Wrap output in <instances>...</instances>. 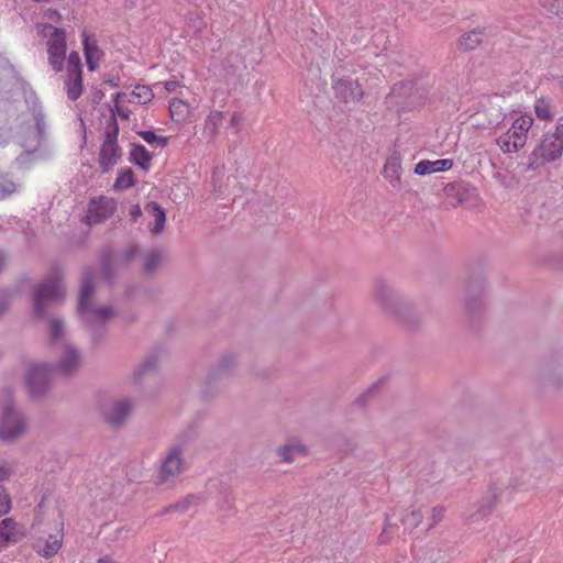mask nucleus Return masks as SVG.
<instances>
[{"mask_svg":"<svg viewBox=\"0 0 563 563\" xmlns=\"http://www.w3.org/2000/svg\"><path fill=\"white\" fill-rule=\"evenodd\" d=\"M53 373V366L46 363H36L30 366L25 384L32 397L40 398L48 391Z\"/></svg>","mask_w":563,"mask_h":563,"instance_id":"obj_7","label":"nucleus"},{"mask_svg":"<svg viewBox=\"0 0 563 563\" xmlns=\"http://www.w3.org/2000/svg\"><path fill=\"white\" fill-rule=\"evenodd\" d=\"M533 124L530 114H519L505 118L500 130H504L496 139V144L505 154H515L523 148L528 141V133Z\"/></svg>","mask_w":563,"mask_h":563,"instance_id":"obj_4","label":"nucleus"},{"mask_svg":"<svg viewBox=\"0 0 563 563\" xmlns=\"http://www.w3.org/2000/svg\"><path fill=\"white\" fill-rule=\"evenodd\" d=\"M222 113L220 111H212L205 121L203 134L208 140L213 139L220 126L222 125Z\"/></svg>","mask_w":563,"mask_h":563,"instance_id":"obj_25","label":"nucleus"},{"mask_svg":"<svg viewBox=\"0 0 563 563\" xmlns=\"http://www.w3.org/2000/svg\"><path fill=\"white\" fill-rule=\"evenodd\" d=\"M43 505L40 504L36 509V519L32 526L36 539L34 542L35 551L44 558L54 556L60 549L63 542V522L59 514L54 515L53 532L48 530L47 525L41 517Z\"/></svg>","mask_w":563,"mask_h":563,"instance_id":"obj_5","label":"nucleus"},{"mask_svg":"<svg viewBox=\"0 0 563 563\" xmlns=\"http://www.w3.org/2000/svg\"><path fill=\"white\" fill-rule=\"evenodd\" d=\"M65 288L59 279L46 280L38 285L33 295V312L38 319L47 320V333L51 343L60 345L66 335L65 322L57 316H47V307L63 298Z\"/></svg>","mask_w":563,"mask_h":563,"instance_id":"obj_1","label":"nucleus"},{"mask_svg":"<svg viewBox=\"0 0 563 563\" xmlns=\"http://www.w3.org/2000/svg\"><path fill=\"white\" fill-rule=\"evenodd\" d=\"M169 111L174 121L180 122L186 119L188 114V106L178 98H173L169 101Z\"/></svg>","mask_w":563,"mask_h":563,"instance_id":"obj_27","label":"nucleus"},{"mask_svg":"<svg viewBox=\"0 0 563 563\" xmlns=\"http://www.w3.org/2000/svg\"><path fill=\"white\" fill-rule=\"evenodd\" d=\"M133 185H134L133 172L131 169H126V170L121 172L118 175L117 180L114 183V188L119 189V190H124V189L132 187Z\"/></svg>","mask_w":563,"mask_h":563,"instance_id":"obj_32","label":"nucleus"},{"mask_svg":"<svg viewBox=\"0 0 563 563\" xmlns=\"http://www.w3.org/2000/svg\"><path fill=\"white\" fill-rule=\"evenodd\" d=\"M46 16L52 21H57L59 19V13L55 10L49 9L46 11Z\"/></svg>","mask_w":563,"mask_h":563,"instance_id":"obj_44","label":"nucleus"},{"mask_svg":"<svg viewBox=\"0 0 563 563\" xmlns=\"http://www.w3.org/2000/svg\"><path fill=\"white\" fill-rule=\"evenodd\" d=\"M82 74L67 75L65 91L70 100H77L82 93Z\"/></svg>","mask_w":563,"mask_h":563,"instance_id":"obj_23","label":"nucleus"},{"mask_svg":"<svg viewBox=\"0 0 563 563\" xmlns=\"http://www.w3.org/2000/svg\"><path fill=\"white\" fill-rule=\"evenodd\" d=\"M115 210L112 199L100 197L90 202L86 220L89 224L99 223L109 218Z\"/></svg>","mask_w":563,"mask_h":563,"instance_id":"obj_14","label":"nucleus"},{"mask_svg":"<svg viewBox=\"0 0 563 563\" xmlns=\"http://www.w3.org/2000/svg\"><path fill=\"white\" fill-rule=\"evenodd\" d=\"M307 454V448L297 438L288 439L285 444L277 449V455L282 462L291 463L296 456H303Z\"/></svg>","mask_w":563,"mask_h":563,"instance_id":"obj_15","label":"nucleus"},{"mask_svg":"<svg viewBox=\"0 0 563 563\" xmlns=\"http://www.w3.org/2000/svg\"><path fill=\"white\" fill-rule=\"evenodd\" d=\"M139 134L147 144H156L159 147H164L167 144L166 137L158 136L152 131H141Z\"/></svg>","mask_w":563,"mask_h":563,"instance_id":"obj_35","label":"nucleus"},{"mask_svg":"<svg viewBox=\"0 0 563 563\" xmlns=\"http://www.w3.org/2000/svg\"><path fill=\"white\" fill-rule=\"evenodd\" d=\"M11 509V499L5 489L0 486V516L8 514Z\"/></svg>","mask_w":563,"mask_h":563,"instance_id":"obj_38","label":"nucleus"},{"mask_svg":"<svg viewBox=\"0 0 563 563\" xmlns=\"http://www.w3.org/2000/svg\"><path fill=\"white\" fill-rule=\"evenodd\" d=\"M186 470L183 449L179 445H173L168 449L162 461L157 473L159 483H173Z\"/></svg>","mask_w":563,"mask_h":563,"instance_id":"obj_8","label":"nucleus"},{"mask_svg":"<svg viewBox=\"0 0 563 563\" xmlns=\"http://www.w3.org/2000/svg\"><path fill=\"white\" fill-rule=\"evenodd\" d=\"M131 217L136 220L141 214H142V211L140 209L139 206H134L132 209H131Z\"/></svg>","mask_w":563,"mask_h":563,"instance_id":"obj_46","label":"nucleus"},{"mask_svg":"<svg viewBox=\"0 0 563 563\" xmlns=\"http://www.w3.org/2000/svg\"><path fill=\"white\" fill-rule=\"evenodd\" d=\"M333 89L336 98L345 103L357 102L363 97V90L358 82L349 77L335 79Z\"/></svg>","mask_w":563,"mask_h":563,"instance_id":"obj_13","label":"nucleus"},{"mask_svg":"<svg viewBox=\"0 0 563 563\" xmlns=\"http://www.w3.org/2000/svg\"><path fill=\"white\" fill-rule=\"evenodd\" d=\"M130 158L133 164L142 167L143 169H147L152 155L143 145H133Z\"/></svg>","mask_w":563,"mask_h":563,"instance_id":"obj_26","label":"nucleus"},{"mask_svg":"<svg viewBox=\"0 0 563 563\" xmlns=\"http://www.w3.org/2000/svg\"><path fill=\"white\" fill-rule=\"evenodd\" d=\"M560 85H561V87L563 88V77H562V78H561V80H560Z\"/></svg>","mask_w":563,"mask_h":563,"instance_id":"obj_52","label":"nucleus"},{"mask_svg":"<svg viewBox=\"0 0 563 563\" xmlns=\"http://www.w3.org/2000/svg\"><path fill=\"white\" fill-rule=\"evenodd\" d=\"M7 263V257L4 254L0 251V272L3 269Z\"/></svg>","mask_w":563,"mask_h":563,"instance_id":"obj_47","label":"nucleus"},{"mask_svg":"<svg viewBox=\"0 0 563 563\" xmlns=\"http://www.w3.org/2000/svg\"><path fill=\"white\" fill-rule=\"evenodd\" d=\"M563 154V117H561L554 129L543 134L541 142L533 148L529 158V168L536 169L539 166L558 161Z\"/></svg>","mask_w":563,"mask_h":563,"instance_id":"obj_6","label":"nucleus"},{"mask_svg":"<svg viewBox=\"0 0 563 563\" xmlns=\"http://www.w3.org/2000/svg\"><path fill=\"white\" fill-rule=\"evenodd\" d=\"M145 211L153 219V223H150V232L152 234L162 233L166 222V213L164 209L156 202H150L145 206Z\"/></svg>","mask_w":563,"mask_h":563,"instance_id":"obj_19","label":"nucleus"},{"mask_svg":"<svg viewBox=\"0 0 563 563\" xmlns=\"http://www.w3.org/2000/svg\"><path fill=\"white\" fill-rule=\"evenodd\" d=\"M84 363V356L79 349L69 343H63L56 363L53 366L55 373L64 376L76 374Z\"/></svg>","mask_w":563,"mask_h":563,"instance_id":"obj_11","label":"nucleus"},{"mask_svg":"<svg viewBox=\"0 0 563 563\" xmlns=\"http://www.w3.org/2000/svg\"><path fill=\"white\" fill-rule=\"evenodd\" d=\"M133 410V402L129 399L113 400L102 408L104 420L113 427L123 426Z\"/></svg>","mask_w":563,"mask_h":563,"instance_id":"obj_12","label":"nucleus"},{"mask_svg":"<svg viewBox=\"0 0 563 563\" xmlns=\"http://www.w3.org/2000/svg\"><path fill=\"white\" fill-rule=\"evenodd\" d=\"M380 542H385V539L383 536H380Z\"/></svg>","mask_w":563,"mask_h":563,"instance_id":"obj_53","label":"nucleus"},{"mask_svg":"<svg viewBox=\"0 0 563 563\" xmlns=\"http://www.w3.org/2000/svg\"><path fill=\"white\" fill-rule=\"evenodd\" d=\"M29 431L25 415L13 402L12 393L4 390L0 398V441L15 443Z\"/></svg>","mask_w":563,"mask_h":563,"instance_id":"obj_3","label":"nucleus"},{"mask_svg":"<svg viewBox=\"0 0 563 563\" xmlns=\"http://www.w3.org/2000/svg\"><path fill=\"white\" fill-rule=\"evenodd\" d=\"M82 37L86 63L89 70L93 71L98 67L101 52L95 43L90 42L88 35L85 32L82 33Z\"/></svg>","mask_w":563,"mask_h":563,"instance_id":"obj_21","label":"nucleus"},{"mask_svg":"<svg viewBox=\"0 0 563 563\" xmlns=\"http://www.w3.org/2000/svg\"><path fill=\"white\" fill-rule=\"evenodd\" d=\"M376 299L382 306L387 309H394V306L399 301V294L387 283L377 282L375 285Z\"/></svg>","mask_w":563,"mask_h":563,"instance_id":"obj_17","label":"nucleus"},{"mask_svg":"<svg viewBox=\"0 0 563 563\" xmlns=\"http://www.w3.org/2000/svg\"><path fill=\"white\" fill-rule=\"evenodd\" d=\"M98 563H117L115 561L111 560L110 558L106 556L98 561Z\"/></svg>","mask_w":563,"mask_h":563,"instance_id":"obj_49","label":"nucleus"},{"mask_svg":"<svg viewBox=\"0 0 563 563\" xmlns=\"http://www.w3.org/2000/svg\"><path fill=\"white\" fill-rule=\"evenodd\" d=\"M21 537V527L12 518H5L0 521V550L11 542H18Z\"/></svg>","mask_w":563,"mask_h":563,"instance_id":"obj_16","label":"nucleus"},{"mask_svg":"<svg viewBox=\"0 0 563 563\" xmlns=\"http://www.w3.org/2000/svg\"><path fill=\"white\" fill-rule=\"evenodd\" d=\"M82 74L81 62L77 52H71L67 59V75Z\"/></svg>","mask_w":563,"mask_h":563,"instance_id":"obj_34","label":"nucleus"},{"mask_svg":"<svg viewBox=\"0 0 563 563\" xmlns=\"http://www.w3.org/2000/svg\"><path fill=\"white\" fill-rule=\"evenodd\" d=\"M423 518V514L421 511V509H411L404 518H402V523L408 528V529H413L416 527H418V525L421 522Z\"/></svg>","mask_w":563,"mask_h":563,"instance_id":"obj_33","label":"nucleus"},{"mask_svg":"<svg viewBox=\"0 0 563 563\" xmlns=\"http://www.w3.org/2000/svg\"><path fill=\"white\" fill-rule=\"evenodd\" d=\"M45 36H49L47 41L48 60L51 66L56 71L63 69L65 54H66V36L62 29H56L46 25L43 29Z\"/></svg>","mask_w":563,"mask_h":563,"instance_id":"obj_10","label":"nucleus"},{"mask_svg":"<svg viewBox=\"0 0 563 563\" xmlns=\"http://www.w3.org/2000/svg\"><path fill=\"white\" fill-rule=\"evenodd\" d=\"M162 263V253L156 250L148 252L144 258L143 271L146 274H152Z\"/></svg>","mask_w":563,"mask_h":563,"instance_id":"obj_31","label":"nucleus"},{"mask_svg":"<svg viewBox=\"0 0 563 563\" xmlns=\"http://www.w3.org/2000/svg\"><path fill=\"white\" fill-rule=\"evenodd\" d=\"M534 113L540 120H551L553 117L551 101L544 98H539L534 102Z\"/></svg>","mask_w":563,"mask_h":563,"instance_id":"obj_30","label":"nucleus"},{"mask_svg":"<svg viewBox=\"0 0 563 563\" xmlns=\"http://www.w3.org/2000/svg\"><path fill=\"white\" fill-rule=\"evenodd\" d=\"M453 166V161L442 158L437 161L422 159L415 167V174L426 176L438 172L450 170Z\"/></svg>","mask_w":563,"mask_h":563,"instance_id":"obj_18","label":"nucleus"},{"mask_svg":"<svg viewBox=\"0 0 563 563\" xmlns=\"http://www.w3.org/2000/svg\"><path fill=\"white\" fill-rule=\"evenodd\" d=\"M158 365V355L151 354L144 358L142 363L137 365L134 369L132 377L135 383L141 382V379L148 373L154 372Z\"/></svg>","mask_w":563,"mask_h":563,"instance_id":"obj_22","label":"nucleus"},{"mask_svg":"<svg viewBox=\"0 0 563 563\" xmlns=\"http://www.w3.org/2000/svg\"><path fill=\"white\" fill-rule=\"evenodd\" d=\"M549 379L552 385H563V364L558 365L551 373Z\"/></svg>","mask_w":563,"mask_h":563,"instance_id":"obj_40","label":"nucleus"},{"mask_svg":"<svg viewBox=\"0 0 563 563\" xmlns=\"http://www.w3.org/2000/svg\"><path fill=\"white\" fill-rule=\"evenodd\" d=\"M400 172H401V159L398 154H394L387 158L384 168L383 175L390 183L391 186H396L400 180Z\"/></svg>","mask_w":563,"mask_h":563,"instance_id":"obj_20","label":"nucleus"},{"mask_svg":"<svg viewBox=\"0 0 563 563\" xmlns=\"http://www.w3.org/2000/svg\"><path fill=\"white\" fill-rule=\"evenodd\" d=\"M444 507L442 506H435V507H432L431 510H430V525H429V528L433 527L434 525H437L438 522H440L444 516Z\"/></svg>","mask_w":563,"mask_h":563,"instance_id":"obj_39","label":"nucleus"},{"mask_svg":"<svg viewBox=\"0 0 563 563\" xmlns=\"http://www.w3.org/2000/svg\"><path fill=\"white\" fill-rule=\"evenodd\" d=\"M492 508V503H489V505L487 507L484 508V506H482L479 508V512L482 514V516H485Z\"/></svg>","mask_w":563,"mask_h":563,"instance_id":"obj_48","label":"nucleus"},{"mask_svg":"<svg viewBox=\"0 0 563 563\" xmlns=\"http://www.w3.org/2000/svg\"><path fill=\"white\" fill-rule=\"evenodd\" d=\"M240 361H241V355H239L238 353H235V352L224 353L221 356L216 371L218 374H229L238 367Z\"/></svg>","mask_w":563,"mask_h":563,"instance_id":"obj_24","label":"nucleus"},{"mask_svg":"<svg viewBox=\"0 0 563 563\" xmlns=\"http://www.w3.org/2000/svg\"><path fill=\"white\" fill-rule=\"evenodd\" d=\"M8 308V298L4 291H0V314Z\"/></svg>","mask_w":563,"mask_h":563,"instance_id":"obj_42","label":"nucleus"},{"mask_svg":"<svg viewBox=\"0 0 563 563\" xmlns=\"http://www.w3.org/2000/svg\"><path fill=\"white\" fill-rule=\"evenodd\" d=\"M231 121H232V124H235V122H236V117H235V115H233Z\"/></svg>","mask_w":563,"mask_h":563,"instance_id":"obj_51","label":"nucleus"},{"mask_svg":"<svg viewBox=\"0 0 563 563\" xmlns=\"http://www.w3.org/2000/svg\"><path fill=\"white\" fill-rule=\"evenodd\" d=\"M153 97L154 93L150 87L137 85L131 92L129 101L142 104L151 101Z\"/></svg>","mask_w":563,"mask_h":563,"instance_id":"obj_29","label":"nucleus"},{"mask_svg":"<svg viewBox=\"0 0 563 563\" xmlns=\"http://www.w3.org/2000/svg\"><path fill=\"white\" fill-rule=\"evenodd\" d=\"M122 97H124V93L118 92L115 95V98H114V102H115L114 111H113V115L111 117V119L113 118L115 120V115L120 117L123 120H128L129 119V111L126 109L122 108L121 106H119V102H120Z\"/></svg>","mask_w":563,"mask_h":563,"instance_id":"obj_36","label":"nucleus"},{"mask_svg":"<svg viewBox=\"0 0 563 563\" xmlns=\"http://www.w3.org/2000/svg\"><path fill=\"white\" fill-rule=\"evenodd\" d=\"M266 203H271L272 200H273V195H271L269 192H266Z\"/></svg>","mask_w":563,"mask_h":563,"instance_id":"obj_50","label":"nucleus"},{"mask_svg":"<svg viewBox=\"0 0 563 563\" xmlns=\"http://www.w3.org/2000/svg\"><path fill=\"white\" fill-rule=\"evenodd\" d=\"M10 475V467L0 465V479L7 478Z\"/></svg>","mask_w":563,"mask_h":563,"instance_id":"obj_45","label":"nucleus"},{"mask_svg":"<svg viewBox=\"0 0 563 563\" xmlns=\"http://www.w3.org/2000/svg\"><path fill=\"white\" fill-rule=\"evenodd\" d=\"M192 499H194L192 497H187L184 500H181L179 503H176L175 505L169 506L167 508V510L168 511L169 510H175V511H181V512L186 511L189 508Z\"/></svg>","mask_w":563,"mask_h":563,"instance_id":"obj_41","label":"nucleus"},{"mask_svg":"<svg viewBox=\"0 0 563 563\" xmlns=\"http://www.w3.org/2000/svg\"><path fill=\"white\" fill-rule=\"evenodd\" d=\"M96 275L86 271L79 290L77 311L89 325L104 323L114 318L115 312L110 306H98L93 301Z\"/></svg>","mask_w":563,"mask_h":563,"instance_id":"obj_2","label":"nucleus"},{"mask_svg":"<svg viewBox=\"0 0 563 563\" xmlns=\"http://www.w3.org/2000/svg\"><path fill=\"white\" fill-rule=\"evenodd\" d=\"M178 86H179L178 81H175V80H169V81L165 82V89L168 92H174Z\"/></svg>","mask_w":563,"mask_h":563,"instance_id":"obj_43","label":"nucleus"},{"mask_svg":"<svg viewBox=\"0 0 563 563\" xmlns=\"http://www.w3.org/2000/svg\"><path fill=\"white\" fill-rule=\"evenodd\" d=\"M119 128L117 120L110 119L106 128V137L100 150V166L103 172L110 170L119 161L120 152L117 143Z\"/></svg>","mask_w":563,"mask_h":563,"instance_id":"obj_9","label":"nucleus"},{"mask_svg":"<svg viewBox=\"0 0 563 563\" xmlns=\"http://www.w3.org/2000/svg\"><path fill=\"white\" fill-rule=\"evenodd\" d=\"M483 40L481 31L473 30L465 33L459 41V47L461 49H474Z\"/></svg>","mask_w":563,"mask_h":563,"instance_id":"obj_28","label":"nucleus"},{"mask_svg":"<svg viewBox=\"0 0 563 563\" xmlns=\"http://www.w3.org/2000/svg\"><path fill=\"white\" fill-rule=\"evenodd\" d=\"M549 3L543 2V7H545L551 13L556 14L561 19H563V0H547Z\"/></svg>","mask_w":563,"mask_h":563,"instance_id":"obj_37","label":"nucleus"}]
</instances>
